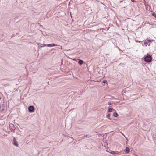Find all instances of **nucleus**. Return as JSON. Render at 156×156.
Masks as SVG:
<instances>
[{"label":"nucleus","mask_w":156,"mask_h":156,"mask_svg":"<svg viewBox=\"0 0 156 156\" xmlns=\"http://www.w3.org/2000/svg\"><path fill=\"white\" fill-rule=\"evenodd\" d=\"M147 42H145V44H147Z\"/></svg>","instance_id":"nucleus-23"},{"label":"nucleus","mask_w":156,"mask_h":156,"mask_svg":"<svg viewBox=\"0 0 156 156\" xmlns=\"http://www.w3.org/2000/svg\"><path fill=\"white\" fill-rule=\"evenodd\" d=\"M9 128L11 132H14L15 130V127L14 125L12 123H10L9 125Z\"/></svg>","instance_id":"nucleus-2"},{"label":"nucleus","mask_w":156,"mask_h":156,"mask_svg":"<svg viewBox=\"0 0 156 156\" xmlns=\"http://www.w3.org/2000/svg\"><path fill=\"white\" fill-rule=\"evenodd\" d=\"M111 154H116V153L115 151H112L111 152Z\"/></svg>","instance_id":"nucleus-11"},{"label":"nucleus","mask_w":156,"mask_h":156,"mask_svg":"<svg viewBox=\"0 0 156 156\" xmlns=\"http://www.w3.org/2000/svg\"><path fill=\"white\" fill-rule=\"evenodd\" d=\"M130 151V149L129 147H127L125 149V152L126 153L128 154Z\"/></svg>","instance_id":"nucleus-6"},{"label":"nucleus","mask_w":156,"mask_h":156,"mask_svg":"<svg viewBox=\"0 0 156 156\" xmlns=\"http://www.w3.org/2000/svg\"><path fill=\"white\" fill-rule=\"evenodd\" d=\"M91 136H89V135L87 134V135H84L83 136V137H82V138H84L85 137H87V138H89V137H91Z\"/></svg>","instance_id":"nucleus-8"},{"label":"nucleus","mask_w":156,"mask_h":156,"mask_svg":"<svg viewBox=\"0 0 156 156\" xmlns=\"http://www.w3.org/2000/svg\"><path fill=\"white\" fill-rule=\"evenodd\" d=\"M118 115L116 112H114L113 113V116L115 117H117Z\"/></svg>","instance_id":"nucleus-9"},{"label":"nucleus","mask_w":156,"mask_h":156,"mask_svg":"<svg viewBox=\"0 0 156 156\" xmlns=\"http://www.w3.org/2000/svg\"><path fill=\"white\" fill-rule=\"evenodd\" d=\"M106 81L105 80H104L103 81V83H106Z\"/></svg>","instance_id":"nucleus-18"},{"label":"nucleus","mask_w":156,"mask_h":156,"mask_svg":"<svg viewBox=\"0 0 156 156\" xmlns=\"http://www.w3.org/2000/svg\"><path fill=\"white\" fill-rule=\"evenodd\" d=\"M131 1L132 2H135V1L134 0H131Z\"/></svg>","instance_id":"nucleus-19"},{"label":"nucleus","mask_w":156,"mask_h":156,"mask_svg":"<svg viewBox=\"0 0 156 156\" xmlns=\"http://www.w3.org/2000/svg\"><path fill=\"white\" fill-rule=\"evenodd\" d=\"M41 44L38 43V47H41V48L43 47V45L41 46Z\"/></svg>","instance_id":"nucleus-12"},{"label":"nucleus","mask_w":156,"mask_h":156,"mask_svg":"<svg viewBox=\"0 0 156 156\" xmlns=\"http://www.w3.org/2000/svg\"><path fill=\"white\" fill-rule=\"evenodd\" d=\"M112 109H113L112 108H108V112H111L112 111Z\"/></svg>","instance_id":"nucleus-10"},{"label":"nucleus","mask_w":156,"mask_h":156,"mask_svg":"<svg viewBox=\"0 0 156 156\" xmlns=\"http://www.w3.org/2000/svg\"><path fill=\"white\" fill-rule=\"evenodd\" d=\"M153 16H155V15H154V14H153Z\"/></svg>","instance_id":"nucleus-22"},{"label":"nucleus","mask_w":156,"mask_h":156,"mask_svg":"<svg viewBox=\"0 0 156 156\" xmlns=\"http://www.w3.org/2000/svg\"><path fill=\"white\" fill-rule=\"evenodd\" d=\"M84 62L82 60L80 59L78 61V63L80 65H81L83 64Z\"/></svg>","instance_id":"nucleus-7"},{"label":"nucleus","mask_w":156,"mask_h":156,"mask_svg":"<svg viewBox=\"0 0 156 156\" xmlns=\"http://www.w3.org/2000/svg\"><path fill=\"white\" fill-rule=\"evenodd\" d=\"M152 58L150 55L146 56L144 60L147 62H150L152 60Z\"/></svg>","instance_id":"nucleus-1"},{"label":"nucleus","mask_w":156,"mask_h":156,"mask_svg":"<svg viewBox=\"0 0 156 156\" xmlns=\"http://www.w3.org/2000/svg\"><path fill=\"white\" fill-rule=\"evenodd\" d=\"M136 41L137 42H139L140 43V41H138V40H136Z\"/></svg>","instance_id":"nucleus-17"},{"label":"nucleus","mask_w":156,"mask_h":156,"mask_svg":"<svg viewBox=\"0 0 156 156\" xmlns=\"http://www.w3.org/2000/svg\"><path fill=\"white\" fill-rule=\"evenodd\" d=\"M60 49H62V47L61 46H60V48H59Z\"/></svg>","instance_id":"nucleus-20"},{"label":"nucleus","mask_w":156,"mask_h":156,"mask_svg":"<svg viewBox=\"0 0 156 156\" xmlns=\"http://www.w3.org/2000/svg\"><path fill=\"white\" fill-rule=\"evenodd\" d=\"M29 112H33L34 111V107L33 106H30L28 108Z\"/></svg>","instance_id":"nucleus-3"},{"label":"nucleus","mask_w":156,"mask_h":156,"mask_svg":"<svg viewBox=\"0 0 156 156\" xmlns=\"http://www.w3.org/2000/svg\"><path fill=\"white\" fill-rule=\"evenodd\" d=\"M63 135L64 136H65V137H69V136H68V135H66V134H63Z\"/></svg>","instance_id":"nucleus-15"},{"label":"nucleus","mask_w":156,"mask_h":156,"mask_svg":"<svg viewBox=\"0 0 156 156\" xmlns=\"http://www.w3.org/2000/svg\"><path fill=\"white\" fill-rule=\"evenodd\" d=\"M108 105H111V102H109L108 103Z\"/></svg>","instance_id":"nucleus-14"},{"label":"nucleus","mask_w":156,"mask_h":156,"mask_svg":"<svg viewBox=\"0 0 156 156\" xmlns=\"http://www.w3.org/2000/svg\"><path fill=\"white\" fill-rule=\"evenodd\" d=\"M110 115L109 114H108L107 115V117L109 118H110Z\"/></svg>","instance_id":"nucleus-13"},{"label":"nucleus","mask_w":156,"mask_h":156,"mask_svg":"<svg viewBox=\"0 0 156 156\" xmlns=\"http://www.w3.org/2000/svg\"><path fill=\"white\" fill-rule=\"evenodd\" d=\"M70 137V138H72V139H73V137Z\"/></svg>","instance_id":"nucleus-21"},{"label":"nucleus","mask_w":156,"mask_h":156,"mask_svg":"<svg viewBox=\"0 0 156 156\" xmlns=\"http://www.w3.org/2000/svg\"><path fill=\"white\" fill-rule=\"evenodd\" d=\"M47 45H48V44H43V47L46 46H47Z\"/></svg>","instance_id":"nucleus-16"},{"label":"nucleus","mask_w":156,"mask_h":156,"mask_svg":"<svg viewBox=\"0 0 156 156\" xmlns=\"http://www.w3.org/2000/svg\"><path fill=\"white\" fill-rule=\"evenodd\" d=\"M58 45L57 44H54L52 43L49 44H48V45H47V46L48 47H52V46H57Z\"/></svg>","instance_id":"nucleus-5"},{"label":"nucleus","mask_w":156,"mask_h":156,"mask_svg":"<svg viewBox=\"0 0 156 156\" xmlns=\"http://www.w3.org/2000/svg\"><path fill=\"white\" fill-rule=\"evenodd\" d=\"M13 144L16 147L18 146V142L15 140V138H14L13 139Z\"/></svg>","instance_id":"nucleus-4"}]
</instances>
